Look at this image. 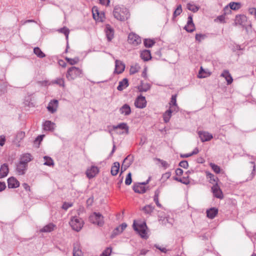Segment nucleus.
<instances>
[{
  "label": "nucleus",
  "instance_id": "nucleus-13",
  "mask_svg": "<svg viewBox=\"0 0 256 256\" xmlns=\"http://www.w3.org/2000/svg\"><path fill=\"white\" fill-rule=\"evenodd\" d=\"M28 168V166L19 162L16 165V172L19 175L25 174Z\"/></svg>",
  "mask_w": 256,
  "mask_h": 256
},
{
  "label": "nucleus",
  "instance_id": "nucleus-64",
  "mask_svg": "<svg viewBox=\"0 0 256 256\" xmlns=\"http://www.w3.org/2000/svg\"><path fill=\"white\" fill-rule=\"evenodd\" d=\"M100 4L108 6L110 4V0H99Z\"/></svg>",
  "mask_w": 256,
  "mask_h": 256
},
{
  "label": "nucleus",
  "instance_id": "nucleus-12",
  "mask_svg": "<svg viewBox=\"0 0 256 256\" xmlns=\"http://www.w3.org/2000/svg\"><path fill=\"white\" fill-rule=\"evenodd\" d=\"M58 102L56 100H51L48 104L47 108L52 114L54 113L58 108Z\"/></svg>",
  "mask_w": 256,
  "mask_h": 256
},
{
  "label": "nucleus",
  "instance_id": "nucleus-38",
  "mask_svg": "<svg viewBox=\"0 0 256 256\" xmlns=\"http://www.w3.org/2000/svg\"><path fill=\"white\" fill-rule=\"evenodd\" d=\"M25 136V132H18L15 138V141L18 142H20Z\"/></svg>",
  "mask_w": 256,
  "mask_h": 256
},
{
  "label": "nucleus",
  "instance_id": "nucleus-19",
  "mask_svg": "<svg viewBox=\"0 0 256 256\" xmlns=\"http://www.w3.org/2000/svg\"><path fill=\"white\" fill-rule=\"evenodd\" d=\"M56 228V226L52 223H50L40 230V232H50L53 231Z\"/></svg>",
  "mask_w": 256,
  "mask_h": 256
},
{
  "label": "nucleus",
  "instance_id": "nucleus-10",
  "mask_svg": "<svg viewBox=\"0 0 256 256\" xmlns=\"http://www.w3.org/2000/svg\"><path fill=\"white\" fill-rule=\"evenodd\" d=\"M212 190L215 197L220 199L223 198L224 196L222 192L218 186L217 183L214 184L212 188Z\"/></svg>",
  "mask_w": 256,
  "mask_h": 256
},
{
  "label": "nucleus",
  "instance_id": "nucleus-23",
  "mask_svg": "<svg viewBox=\"0 0 256 256\" xmlns=\"http://www.w3.org/2000/svg\"><path fill=\"white\" fill-rule=\"evenodd\" d=\"M150 88V85L148 83H144L140 82V84L138 86V89L140 92H146Z\"/></svg>",
  "mask_w": 256,
  "mask_h": 256
},
{
  "label": "nucleus",
  "instance_id": "nucleus-31",
  "mask_svg": "<svg viewBox=\"0 0 256 256\" xmlns=\"http://www.w3.org/2000/svg\"><path fill=\"white\" fill-rule=\"evenodd\" d=\"M130 155L128 156L126 158L124 161L123 163L122 164V167H121V173H122L123 172L125 171L129 166H130L132 164V160H130L128 162H127V160H128V158L130 157Z\"/></svg>",
  "mask_w": 256,
  "mask_h": 256
},
{
  "label": "nucleus",
  "instance_id": "nucleus-29",
  "mask_svg": "<svg viewBox=\"0 0 256 256\" xmlns=\"http://www.w3.org/2000/svg\"><path fill=\"white\" fill-rule=\"evenodd\" d=\"M113 128L114 129L120 128L122 130H124V132H121L122 134L126 133V134H128V125L126 123L123 122V123L120 124H118L116 126H114Z\"/></svg>",
  "mask_w": 256,
  "mask_h": 256
},
{
  "label": "nucleus",
  "instance_id": "nucleus-34",
  "mask_svg": "<svg viewBox=\"0 0 256 256\" xmlns=\"http://www.w3.org/2000/svg\"><path fill=\"white\" fill-rule=\"evenodd\" d=\"M206 176L208 179H209L210 183L214 184V182H217L218 178L214 176L213 174L208 172H206Z\"/></svg>",
  "mask_w": 256,
  "mask_h": 256
},
{
  "label": "nucleus",
  "instance_id": "nucleus-53",
  "mask_svg": "<svg viewBox=\"0 0 256 256\" xmlns=\"http://www.w3.org/2000/svg\"><path fill=\"white\" fill-rule=\"evenodd\" d=\"M132 182V174L130 172H129L128 175L126 176V180H125V184L126 185H130L131 184Z\"/></svg>",
  "mask_w": 256,
  "mask_h": 256
},
{
  "label": "nucleus",
  "instance_id": "nucleus-17",
  "mask_svg": "<svg viewBox=\"0 0 256 256\" xmlns=\"http://www.w3.org/2000/svg\"><path fill=\"white\" fill-rule=\"evenodd\" d=\"M44 130L48 131H53L56 128L55 123L52 122L50 120H46L44 124Z\"/></svg>",
  "mask_w": 256,
  "mask_h": 256
},
{
  "label": "nucleus",
  "instance_id": "nucleus-24",
  "mask_svg": "<svg viewBox=\"0 0 256 256\" xmlns=\"http://www.w3.org/2000/svg\"><path fill=\"white\" fill-rule=\"evenodd\" d=\"M32 156L29 154H25L20 158V162L28 166V163L32 160Z\"/></svg>",
  "mask_w": 256,
  "mask_h": 256
},
{
  "label": "nucleus",
  "instance_id": "nucleus-21",
  "mask_svg": "<svg viewBox=\"0 0 256 256\" xmlns=\"http://www.w3.org/2000/svg\"><path fill=\"white\" fill-rule=\"evenodd\" d=\"M173 112H176V110H174L173 106H171L170 107V108L164 114L163 118L165 122H169L172 116V113Z\"/></svg>",
  "mask_w": 256,
  "mask_h": 256
},
{
  "label": "nucleus",
  "instance_id": "nucleus-30",
  "mask_svg": "<svg viewBox=\"0 0 256 256\" xmlns=\"http://www.w3.org/2000/svg\"><path fill=\"white\" fill-rule=\"evenodd\" d=\"M140 57L144 61L150 60L152 58L150 51L147 50H142L140 54Z\"/></svg>",
  "mask_w": 256,
  "mask_h": 256
},
{
  "label": "nucleus",
  "instance_id": "nucleus-50",
  "mask_svg": "<svg viewBox=\"0 0 256 256\" xmlns=\"http://www.w3.org/2000/svg\"><path fill=\"white\" fill-rule=\"evenodd\" d=\"M182 12V6L180 4L178 5L176 8V10H174L173 16L174 17H176L180 15Z\"/></svg>",
  "mask_w": 256,
  "mask_h": 256
},
{
  "label": "nucleus",
  "instance_id": "nucleus-37",
  "mask_svg": "<svg viewBox=\"0 0 256 256\" xmlns=\"http://www.w3.org/2000/svg\"><path fill=\"white\" fill-rule=\"evenodd\" d=\"M154 207L152 204H148L142 208V210L146 214H150L154 210Z\"/></svg>",
  "mask_w": 256,
  "mask_h": 256
},
{
  "label": "nucleus",
  "instance_id": "nucleus-1",
  "mask_svg": "<svg viewBox=\"0 0 256 256\" xmlns=\"http://www.w3.org/2000/svg\"><path fill=\"white\" fill-rule=\"evenodd\" d=\"M113 15L116 20L124 21L129 18L130 13L128 9L124 6H116L114 8Z\"/></svg>",
  "mask_w": 256,
  "mask_h": 256
},
{
  "label": "nucleus",
  "instance_id": "nucleus-35",
  "mask_svg": "<svg viewBox=\"0 0 256 256\" xmlns=\"http://www.w3.org/2000/svg\"><path fill=\"white\" fill-rule=\"evenodd\" d=\"M34 52L38 57L40 58H43L46 56L45 54L38 47H36L34 48Z\"/></svg>",
  "mask_w": 256,
  "mask_h": 256
},
{
  "label": "nucleus",
  "instance_id": "nucleus-48",
  "mask_svg": "<svg viewBox=\"0 0 256 256\" xmlns=\"http://www.w3.org/2000/svg\"><path fill=\"white\" fill-rule=\"evenodd\" d=\"M210 166L212 170L216 173L219 174L220 172V168L219 166L215 164H214L210 163Z\"/></svg>",
  "mask_w": 256,
  "mask_h": 256
},
{
  "label": "nucleus",
  "instance_id": "nucleus-11",
  "mask_svg": "<svg viewBox=\"0 0 256 256\" xmlns=\"http://www.w3.org/2000/svg\"><path fill=\"white\" fill-rule=\"evenodd\" d=\"M184 28L188 32H192L194 30L195 26L192 21V15L188 16L187 24Z\"/></svg>",
  "mask_w": 256,
  "mask_h": 256
},
{
  "label": "nucleus",
  "instance_id": "nucleus-60",
  "mask_svg": "<svg viewBox=\"0 0 256 256\" xmlns=\"http://www.w3.org/2000/svg\"><path fill=\"white\" fill-rule=\"evenodd\" d=\"M154 247H156V248L160 250L162 252L166 253L167 252V250L165 248H162L158 244H155Z\"/></svg>",
  "mask_w": 256,
  "mask_h": 256
},
{
  "label": "nucleus",
  "instance_id": "nucleus-63",
  "mask_svg": "<svg viewBox=\"0 0 256 256\" xmlns=\"http://www.w3.org/2000/svg\"><path fill=\"white\" fill-rule=\"evenodd\" d=\"M154 200L156 202V206L159 208H162V204L158 202V198H156V196H154Z\"/></svg>",
  "mask_w": 256,
  "mask_h": 256
},
{
  "label": "nucleus",
  "instance_id": "nucleus-5",
  "mask_svg": "<svg viewBox=\"0 0 256 256\" xmlns=\"http://www.w3.org/2000/svg\"><path fill=\"white\" fill-rule=\"evenodd\" d=\"M90 220L92 223L100 226H103L104 224L103 216L99 212H94L90 216Z\"/></svg>",
  "mask_w": 256,
  "mask_h": 256
},
{
  "label": "nucleus",
  "instance_id": "nucleus-9",
  "mask_svg": "<svg viewBox=\"0 0 256 256\" xmlns=\"http://www.w3.org/2000/svg\"><path fill=\"white\" fill-rule=\"evenodd\" d=\"M99 172V170L97 166H92L90 168L87 169L86 174L88 178H92L94 177Z\"/></svg>",
  "mask_w": 256,
  "mask_h": 256
},
{
  "label": "nucleus",
  "instance_id": "nucleus-16",
  "mask_svg": "<svg viewBox=\"0 0 256 256\" xmlns=\"http://www.w3.org/2000/svg\"><path fill=\"white\" fill-rule=\"evenodd\" d=\"M8 172L9 169L8 164H2L0 168V178L6 176Z\"/></svg>",
  "mask_w": 256,
  "mask_h": 256
},
{
  "label": "nucleus",
  "instance_id": "nucleus-46",
  "mask_svg": "<svg viewBox=\"0 0 256 256\" xmlns=\"http://www.w3.org/2000/svg\"><path fill=\"white\" fill-rule=\"evenodd\" d=\"M93 18L96 20H99V12L96 7H94L92 10Z\"/></svg>",
  "mask_w": 256,
  "mask_h": 256
},
{
  "label": "nucleus",
  "instance_id": "nucleus-27",
  "mask_svg": "<svg viewBox=\"0 0 256 256\" xmlns=\"http://www.w3.org/2000/svg\"><path fill=\"white\" fill-rule=\"evenodd\" d=\"M218 210L215 208H210L206 210L207 216L210 218H214L218 214Z\"/></svg>",
  "mask_w": 256,
  "mask_h": 256
},
{
  "label": "nucleus",
  "instance_id": "nucleus-45",
  "mask_svg": "<svg viewBox=\"0 0 256 256\" xmlns=\"http://www.w3.org/2000/svg\"><path fill=\"white\" fill-rule=\"evenodd\" d=\"M155 43L154 40L150 39H145L144 40V44L146 48L152 47Z\"/></svg>",
  "mask_w": 256,
  "mask_h": 256
},
{
  "label": "nucleus",
  "instance_id": "nucleus-32",
  "mask_svg": "<svg viewBox=\"0 0 256 256\" xmlns=\"http://www.w3.org/2000/svg\"><path fill=\"white\" fill-rule=\"evenodd\" d=\"M120 163L114 162L111 168L110 173L112 176H116L120 170Z\"/></svg>",
  "mask_w": 256,
  "mask_h": 256
},
{
  "label": "nucleus",
  "instance_id": "nucleus-4",
  "mask_svg": "<svg viewBox=\"0 0 256 256\" xmlns=\"http://www.w3.org/2000/svg\"><path fill=\"white\" fill-rule=\"evenodd\" d=\"M70 224L72 230L76 232H79L83 226L84 222L80 218L73 216L71 218Z\"/></svg>",
  "mask_w": 256,
  "mask_h": 256
},
{
  "label": "nucleus",
  "instance_id": "nucleus-7",
  "mask_svg": "<svg viewBox=\"0 0 256 256\" xmlns=\"http://www.w3.org/2000/svg\"><path fill=\"white\" fill-rule=\"evenodd\" d=\"M146 102L144 96H138L134 102L136 107L140 108H143L146 106Z\"/></svg>",
  "mask_w": 256,
  "mask_h": 256
},
{
  "label": "nucleus",
  "instance_id": "nucleus-41",
  "mask_svg": "<svg viewBox=\"0 0 256 256\" xmlns=\"http://www.w3.org/2000/svg\"><path fill=\"white\" fill-rule=\"evenodd\" d=\"M58 31L59 32L64 34L65 35V36H66V40H68V34H69V33H70V30H69V29L68 28H67L66 26H64V27H63L62 28H60L58 29Z\"/></svg>",
  "mask_w": 256,
  "mask_h": 256
},
{
  "label": "nucleus",
  "instance_id": "nucleus-2",
  "mask_svg": "<svg viewBox=\"0 0 256 256\" xmlns=\"http://www.w3.org/2000/svg\"><path fill=\"white\" fill-rule=\"evenodd\" d=\"M82 70L76 66L70 68L66 74V78L68 80H74L78 77L82 76Z\"/></svg>",
  "mask_w": 256,
  "mask_h": 256
},
{
  "label": "nucleus",
  "instance_id": "nucleus-39",
  "mask_svg": "<svg viewBox=\"0 0 256 256\" xmlns=\"http://www.w3.org/2000/svg\"><path fill=\"white\" fill-rule=\"evenodd\" d=\"M44 160H45V162L44 164L48 166H53L54 165V162L52 159L48 156H44Z\"/></svg>",
  "mask_w": 256,
  "mask_h": 256
},
{
  "label": "nucleus",
  "instance_id": "nucleus-44",
  "mask_svg": "<svg viewBox=\"0 0 256 256\" xmlns=\"http://www.w3.org/2000/svg\"><path fill=\"white\" fill-rule=\"evenodd\" d=\"M229 6L232 10H236L240 8V4L239 2H231L229 4Z\"/></svg>",
  "mask_w": 256,
  "mask_h": 256
},
{
  "label": "nucleus",
  "instance_id": "nucleus-47",
  "mask_svg": "<svg viewBox=\"0 0 256 256\" xmlns=\"http://www.w3.org/2000/svg\"><path fill=\"white\" fill-rule=\"evenodd\" d=\"M53 83L59 85L60 86H61L62 87L64 86V79L62 78H58L55 80L53 82Z\"/></svg>",
  "mask_w": 256,
  "mask_h": 256
},
{
  "label": "nucleus",
  "instance_id": "nucleus-20",
  "mask_svg": "<svg viewBox=\"0 0 256 256\" xmlns=\"http://www.w3.org/2000/svg\"><path fill=\"white\" fill-rule=\"evenodd\" d=\"M106 34L108 41H111V40L114 38V30L110 25H107L106 26Z\"/></svg>",
  "mask_w": 256,
  "mask_h": 256
},
{
  "label": "nucleus",
  "instance_id": "nucleus-15",
  "mask_svg": "<svg viewBox=\"0 0 256 256\" xmlns=\"http://www.w3.org/2000/svg\"><path fill=\"white\" fill-rule=\"evenodd\" d=\"M8 187L9 188H16L19 186V182L14 177L12 176L8 180Z\"/></svg>",
  "mask_w": 256,
  "mask_h": 256
},
{
  "label": "nucleus",
  "instance_id": "nucleus-25",
  "mask_svg": "<svg viewBox=\"0 0 256 256\" xmlns=\"http://www.w3.org/2000/svg\"><path fill=\"white\" fill-rule=\"evenodd\" d=\"M73 256H83L80 244L78 242L74 244Z\"/></svg>",
  "mask_w": 256,
  "mask_h": 256
},
{
  "label": "nucleus",
  "instance_id": "nucleus-22",
  "mask_svg": "<svg viewBox=\"0 0 256 256\" xmlns=\"http://www.w3.org/2000/svg\"><path fill=\"white\" fill-rule=\"evenodd\" d=\"M120 112L121 114L124 116H128L131 113V109L130 106L128 104H124L120 108Z\"/></svg>",
  "mask_w": 256,
  "mask_h": 256
},
{
  "label": "nucleus",
  "instance_id": "nucleus-49",
  "mask_svg": "<svg viewBox=\"0 0 256 256\" xmlns=\"http://www.w3.org/2000/svg\"><path fill=\"white\" fill-rule=\"evenodd\" d=\"M66 60L71 65L75 64H77L79 61V59L78 58H70L66 57Z\"/></svg>",
  "mask_w": 256,
  "mask_h": 256
},
{
  "label": "nucleus",
  "instance_id": "nucleus-14",
  "mask_svg": "<svg viewBox=\"0 0 256 256\" xmlns=\"http://www.w3.org/2000/svg\"><path fill=\"white\" fill-rule=\"evenodd\" d=\"M125 68V65L121 61L116 60L115 61V70L114 72L118 74L122 72Z\"/></svg>",
  "mask_w": 256,
  "mask_h": 256
},
{
  "label": "nucleus",
  "instance_id": "nucleus-36",
  "mask_svg": "<svg viewBox=\"0 0 256 256\" xmlns=\"http://www.w3.org/2000/svg\"><path fill=\"white\" fill-rule=\"evenodd\" d=\"M210 75V72H207L204 69H203L202 67H200V71L198 72V78H204L207 77L208 76Z\"/></svg>",
  "mask_w": 256,
  "mask_h": 256
},
{
  "label": "nucleus",
  "instance_id": "nucleus-43",
  "mask_svg": "<svg viewBox=\"0 0 256 256\" xmlns=\"http://www.w3.org/2000/svg\"><path fill=\"white\" fill-rule=\"evenodd\" d=\"M187 8L194 12H196L198 11L200 8L195 4L189 3L187 4Z\"/></svg>",
  "mask_w": 256,
  "mask_h": 256
},
{
  "label": "nucleus",
  "instance_id": "nucleus-33",
  "mask_svg": "<svg viewBox=\"0 0 256 256\" xmlns=\"http://www.w3.org/2000/svg\"><path fill=\"white\" fill-rule=\"evenodd\" d=\"M176 95H173L172 96L170 102V106H173L174 110H176V112L178 111V106L176 104Z\"/></svg>",
  "mask_w": 256,
  "mask_h": 256
},
{
  "label": "nucleus",
  "instance_id": "nucleus-40",
  "mask_svg": "<svg viewBox=\"0 0 256 256\" xmlns=\"http://www.w3.org/2000/svg\"><path fill=\"white\" fill-rule=\"evenodd\" d=\"M188 176L187 177H184L182 178H178V177H174V180L178 182H180L184 184H190V180L188 179Z\"/></svg>",
  "mask_w": 256,
  "mask_h": 256
},
{
  "label": "nucleus",
  "instance_id": "nucleus-56",
  "mask_svg": "<svg viewBox=\"0 0 256 256\" xmlns=\"http://www.w3.org/2000/svg\"><path fill=\"white\" fill-rule=\"evenodd\" d=\"M179 166L184 168H187L188 166V164L186 160H182L180 162Z\"/></svg>",
  "mask_w": 256,
  "mask_h": 256
},
{
  "label": "nucleus",
  "instance_id": "nucleus-62",
  "mask_svg": "<svg viewBox=\"0 0 256 256\" xmlns=\"http://www.w3.org/2000/svg\"><path fill=\"white\" fill-rule=\"evenodd\" d=\"M138 71V70H137L136 67L131 66L130 70V74H134L136 73Z\"/></svg>",
  "mask_w": 256,
  "mask_h": 256
},
{
  "label": "nucleus",
  "instance_id": "nucleus-28",
  "mask_svg": "<svg viewBox=\"0 0 256 256\" xmlns=\"http://www.w3.org/2000/svg\"><path fill=\"white\" fill-rule=\"evenodd\" d=\"M128 86V81L126 78H124L122 81L118 83V86L117 87L118 90L122 91Z\"/></svg>",
  "mask_w": 256,
  "mask_h": 256
},
{
  "label": "nucleus",
  "instance_id": "nucleus-57",
  "mask_svg": "<svg viewBox=\"0 0 256 256\" xmlns=\"http://www.w3.org/2000/svg\"><path fill=\"white\" fill-rule=\"evenodd\" d=\"M171 176V172H166L164 174L162 175V178L164 180V181L170 178V177Z\"/></svg>",
  "mask_w": 256,
  "mask_h": 256
},
{
  "label": "nucleus",
  "instance_id": "nucleus-54",
  "mask_svg": "<svg viewBox=\"0 0 256 256\" xmlns=\"http://www.w3.org/2000/svg\"><path fill=\"white\" fill-rule=\"evenodd\" d=\"M72 205L73 204L72 202H64L63 204L62 208L63 210H66L69 208L72 207Z\"/></svg>",
  "mask_w": 256,
  "mask_h": 256
},
{
  "label": "nucleus",
  "instance_id": "nucleus-51",
  "mask_svg": "<svg viewBox=\"0 0 256 256\" xmlns=\"http://www.w3.org/2000/svg\"><path fill=\"white\" fill-rule=\"evenodd\" d=\"M112 252V248H107L100 254V256H110Z\"/></svg>",
  "mask_w": 256,
  "mask_h": 256
},
{
  "label": "nucleus",
  "instance_id": "nucleus-6",
  "mask_svg": "<svg viewBox=\"0 0 256 256\" xmlns=\"http://www.w3.org/2000/svg\"><path fill=\"white\" fill-rule=\"evenodd\" d=\"M128 42L134 46H137L141 43V38L137 34L134 33H130L128 36Z\"/></svg>",
  "mask_w": 256,
  "mask_h": 256
},
{
  "label": "nucleus",
  "instance_id": "nucleus-61",
  "mask_svg": "<svg viewBox=\"0 0 256 256\" xmlns=\"http://www.w3.org/2000/svg\"><path fill=\"white\" fill-rule=\"evenodd\" d=\"M175 172H176V175L179 176L182 175V174H183L182 170L180 168H176Z\"/></svg>",
  "mask_w": 256,
  "mask_h": 256
},
{
  "label": "nucleus",
  "instance_id": "nucleus-58",
  "mask_svg": "<svg viewBox=\"0 0 256 256\" xmlns=\"http://www.w3.org/2000/svg\"><path fill=\"white\" fill-rule=\"evenodd\" d=\"M120 227L118 226L112 232V236L114 237V236L120 234L122 232H120Z\"/></svg>",
  "mask_w": 256,
  "mask_h": 256
},
{
  "label": "nucleus",
  "instance_id": "nucleus-8",
  "mask_svg": "<svg viewBox=\"0 0 256 256\" xmlns=\"http://www.w3.org/2000/svg\"><path fill=\"white\" fill-rule=\"evenodd\" d=\"M198 134L202 142L210 141L213 138L212 135L208 132L199 131Z\"/></svg>",
  "mask_w": 256,
  "mask_h": 256
},
{
  "label": "nucleus",
  "instance_id": "nucleus-26",
  "mask_svg": "<svg viewBox=\"0 0 256 256\" xmlns=\"http://www.w3.org/2000/svg\"><path fill=\"white\" fill-rule=\"evenodd\" d=\"M220 76L225 78L228 84H230L232 83L233 79L228 70H224Z\"/></svg>",
  "mask_w": 256,
  "mask_h": 256
},
{
  "label": "nucleus",
  "instance_id": "nucleus-59",
  "mask_svg": "<svg viewBox=\"0 0 256 256\" xmlns=\"http://www.w3.org/2000/svg\"><path fill=\"white\" fill-rule=\"evenodd\" d=\"M6 142V138L4 136H0V146H3Z\"/></svg>",
  "mask_w": 256,
  "mask_h": 256
},
{
  "label": "nucleus",
  "instance_id": "nucleus-42",
  "mask_svg": "<svg viewBox=\"0 0 256 256\" xmlns=\"http://www.w3.org/2000/svg\"><path fill=\"white\" fill-rule=\"evenodd\" d=\"M207 38L206 34H196L195 36L196 41L198 42H200L202 40H204Z\"/></svg>",
  "mask_w": 256,
  "mask_h": 256
},
{
  "label": "nucleus",
  "instance_id": "nucleus-55",
  "mask_svg": "<svg viewBox=\"0 0 256 256\" xmlns=\"http://www.w3.org/2000/svg\"><path fill=\"white\" fill-rule=\"evenodd\" d=\"M158 162H160L162 164V166L166 169L169 167V164L165 160H160V158L156 159Z\"/></svg>",
  "mask_w": 256,
  "mask_h": 256
},
{
  "label": "nucleus",
  "instance_id": "nucleus-3",
  "mask_svg": "<svg viewBox=\"0 0 256 256\" xmlns=\"http://www.w3.org/2000/svg\"><path fill=\"white\" fill-rule=\"evenodd\" d=\"M133 228L136 231L142 238H146V225L145 222L140 223H136V220H134L133 223Z\"/></svg>",
  "mask_w": 256,
  "mask_h": 256
},
{
  "label": "nucleus",
  "instance_id": "nucleus-52",
  "mask_svg": "<svg viewBox=\"0 0 256 256\" xmlns=\"http://www.w3.org/2000/svg\"><path fill=\"white\" fill-rule=\"evenodd\" d=\"M251 163H252V164H254V165H253V168H252V172H251V174H250V176H249V177L246 179V181H248V180H252L254 178V175H255V172H255V170H256V166H255L254 164V162H251Z\"/></svg>",
  "mask_w": 256,
  "mask_h": 256
},
{
  "label": "nucleus",
  "instance_id": "nucleus-18",
  "mask_svg": "<svg viewBox=\"0 0 256 256\" xmlns=\"http://www.w3.org/2000/svg\"><path fill=\"white\" fill-rule=\"evenodd\" d=\"M133 190L138 194H144L146 192V188L140 183L134 184L133 186Z\"/></svg>",
  "mask_w": 256,
  "mask_h": 256
}]
</instances>
